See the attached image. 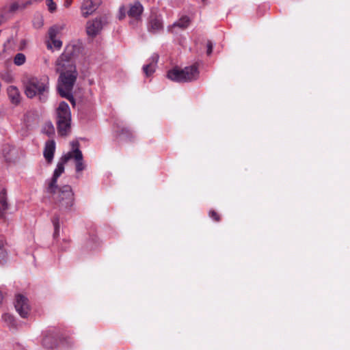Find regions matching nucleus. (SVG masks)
Here are the masks:
<instances>
[{
	"instance_id": "nucleus-8",
	"label": "nucleus",
	"mask_w": 350,
	"mask_h": 350,
	"mask_svg": "<svg viewBox=\"0 0 350 350\" xmlns=\"http://www.w3.org/2000/svg\"><path fill=\"white\" fill-rule=\"evenodd\" d=\"M14 307L18 314L22 318H27L30 311V306L28 299L21 294L15 296Z\"/></svg>"
},
{
	"instance_id": "nucleus-11",
	"label": "nucleus",
	"mask_w": 350,
	"mask_h": 350,
	"mask_svg": "<svg viewBox=\"0 0 350 350\" xmlns=\"http://www.w3.org/2000/svg\"><path fill=\"white\" fill-rule=\"evenodd\" d=\"M103 25L104 22L102 18H96L88 21L86 25L88 35L92 37L96 36L102 30Z\"/></svg>"
},
{
	"instance_id": "nucleus-17",
	"label": "nucleus",
	"mask_w": 350,
	"mask_h": 350,
	"mask_svg": "<svg viewBox=\"0 0 350 350\" xmlns=\"http://www.w3.org/2000/svg\"><path fill=\"white\" fill-rule=\"evenodd\" d=\"M163 29V23L161 18L157 16H151L148 30L150 32L156 33Z\"/></svg>"
},
{
	"instance_id": "nucleus-20",
	"label": "nucleus",
	"mask_w": 350,
	"mask_h": 350,
	"mask_svg": "<svg viewBox=\"0 0 350 350\" xmlns=\"http://www.w3.org/2000/svg\"><path fill=\"white\" fill-rule=\"evenodd\" d=\"M14 150V148L9 144L3 146L1 150V154L6 161H10L12 158L10 157L11 152Z\"/></svg>"
},
{
	"instance_id": "nucleus-31",
	"label": "nucleus",
	"mask_w": 350,
	"mask_h": 350,
	"mask_svg": "<svg viewBox=\"0 0 350 350\" xmlns=\"http://www.w3.org/2000/svg\"><path fill=\"white\" fill-rule=\"evenodd\" d=\"M209 217H211L213 220L216 221H219V217L218 214L215 211H209Z\"/></svg>"
},
{
	"instance_id": "nucleus-32",
	"label": "nucleus",
	"mask_w": 350,
	"mask_h": 350,
	"mask_svg": "<svg viewBox=\"0 0 350 350\" xmlns=\"http://www.w3.org/2000/svg\"><path fill=\"white\" fill-rule=\"evenodd\" d=\"M206 47H207V55H209L211 54L212 53V51H213V43L211 41H208L207 44H206Z\"/></svg>"
},
{
	"instance_id": "nucleus-28",
	"label": "nucleus",
	"mask_w": 350,
	"mask_h": 350,
	"mask_svg": "<svg viewBox=\"0 0 350 350\" xmlns=\"http://www.w3.org/2000/svg\"><path fill=\"white\" fill-rule=\"evenodd\" d=\"M46 3L51 12H53L56 10V4L53 0H46Z\"/></svg>"
},
{
	"instance_id": "nucleus-5",
	"label": "nucleus",
	"mask_w": 350,
	"mask_h": 350,
	"mask_svg": "<svg viewBox=\"0 0 350 350\" xmlns=\"http://www.w3.org/2000/svg\"><path fill=\"white\" fill-rule=\"evenodd\" d=\"M199 71L196 65L187 66L184 69L174 68L167 72V77L169 79L178 82H190L198 79Z\"/></svg>"
},
{
	"instance_id": "nucleus-37",
	"label": "nucleus",
	"mask_w": 350,
	"mask_h": 350,
	"mask_svg": "<svg viewBox=\"0 0 350 350\" xmlns=\"http://www.w3.org/2000/svg\"><path fill=\"white\" fill-rule=\"evenodd\" d=\"M2 299H3V295H2L1 292L0 291V303L1 302Z\"/></svg>"
},
{
	"instance_id": "nucleus-12",
	"label": "nucleus",
	"mask_w": 350,
	"mask_h": 350,
	"mask_svg": "<svg viewBox=\"0 0 350 350\" xmlns=\"http://www.w3.org/2000/svg\"><path fill=\"white\" fill-rule=\"evenodd\" d=\"M143 12V5L139 1H136L133 3L129 4L127 14L131 18H133L136 21H139L141 20Z\"/></svg>"
},
{
	"instance_id": "nucleus-10",
	"label": "nucleus",
	"mask_w": 350,
	"mask_h": 350,
	"mask_svg": "<svg viewBox=\"0 0 350 350\" xmlns=\"http://www.w3.org/2000/svg\"><path fill=\"white\" fill-rule=\"evenodd\" d=\"M18 8V3H10L0 9V26L12 18Z\"/></svg>"
},
{
	"instance_id": "nucleus-3",
	"label": "nucleus",
	"mask_w": 350,
	"mask_h": 350,
	"mask_svg": "<svg viewBox=\"0 0 350 350\" xmlns=\"http://www.w3.org/2000/svg\"><path fill=\"white\" fill-rule=\"evenodd\" d=\"M49 79L47 76L31 77L25 85V94L29 98L38 96L40 101L44 103L48 98Z\"/></svg>"
},
{
	"instance_id": "nucleus-26",
	"label": "nucleus",
	"mask_w": 350,
	"mask_h": 350,
	"mask_svg": "<svg viewBox=\"0 0 350 350\" xmlns=\"http://www.w3.org/2000/svg\"><path fill=\"white\" fill-rule=\"evenodd\" d=\"M49 40L51 42V43L48 42V43H47L48 49H52V47L53 46L55 49H56L57 50L60 49V48L62 46V42L60 40L56 39V38H55L53 39H49Z\"/></svg>"
},
{
	"instance_id": "nucleus-13",
	"label": "nucleus",
	"mask_w": 350,
	"mask_h": 350,
	"mask_svg": "<svg viewBox=\"0 0 350 350\" xmlns=\"http://www.w3.org/2000/svg\"><path fill=\"white\" fill-rule=\"evenodd\" d=\"M55 148V142L53 139H50L45 142L43 156L48 163H51L53 160Z\"/></svg>"
},
{
	"instance_id": "nucleus-15",
	"label": "nucleus",
	"mask_w": 350,
	"mask_h": 350,
	"mask_svg": "<svg viewBox=\"0 0 350 350\" xmlns=\"http://www.w3.org/2000/svg\"><path fill=\"white\" fill-rule=\"evenodd\" d=\"M8 95L11 103L17 105L21 102V94L19 90L16 86H9L7 89Z\"/></svg>"
},
{
	"instance_id": "nucleus-1",
	"label": "nucleus",
	"mask_w": 350,
	"mask_h": 350,
	"mask_svg": "<svg viewBox=\"0 0 350 350\" xmlns=\"http://www.w3.org/2000/svg\"><path fill=\"white\" fill-rule=\"evenodd\" d=\"M79 48L75 43L68 44L55 63V70L59 73L57 91L60 96L75 104L72 90L77 81L78 72L73 61Z\"/></svg>"
},
{
	"instance_id": "nucleus-27",
	"label": "nucleus",
	"mask_w": 350,
	"mask_h": 350,
	"mask_svg": "<svg viewBox=\"0 0 350 350\" xmlns=\"http://www.w3.org/2000/svg\"><path fill=\"white\" fill-rule=\"evenodd\" d=\"M7 253L3 247V243L0 241V263H3L6 260Z\"/></svg>"
},
{
	"instance_id": "nucleus-35",
	"label": "nucleus",
	"mask_w": 350,
	"mask_h": 350,
	"mask_svg": "<svg viewBox=\"0 0 350 350\" xmlns=\"http://www.w3.org/2000/svg\"><path fill=\"white\" fill-rule=\"evenodd\" d=\"M11 40H12V38H8L7 40V41L3 44V53L5 52V51H6V46H7L8 44H9Z\"/></svg>"
},
{
	"instance_id": "nucleus-7",
	"label": "nucleus",
	"mask_w": 350,
	"mask_h": 350,
	"mask_svg": "<svg viewBox=\"0 0 350 350\" xmlns=\"http://www.w3.org/2000/svg\"><path fill=\"white\" fill-rule=\"evenodd\" d=\"M72 150L67 153H70L71 159L75 161V170L77 172H80L85 169V164L83 162V154L79 148L77 142H71Z\"/></svg>"
},
{
	"instance_id": "nucleus-36",
	"label": "nucleus",
	"mask_w": 350,
	"mask_h": 350,
	"mask_svg": "<svg viewBox=\"0 0 350 350\" xmlns=\"http://www.w3.org/2000/svg\"><path fill=\"white\" fill-rule=\"evenodd\" d=\"M70 3H71V0H66L65 2V6L68 7V6H70Z\"/></svg>"
},
{
	"instance_id": "nucleus-34",
	"label": "nucleus",
	"mask_w": 350,
	"mask_h": 350,
	"mask_svg": "<svg viewBox=\"0 0 350 350\" xmlns=\"http://www.w3.org/2000/svg\"><path fill=\"white\" fill-rule=\"evenodd\" d=\"M3 79L5 80L6 82H10L12 77L9 74H6L5 75H3L2 77Z\"/></svg>"
},
{
	"instance_id": "nucleus-19",
	"label": "nucleus",
	"mask_w": 350,
	"mask_h": 350,
	"mask_svg": "<svg viewBox=\"0 0 350 350\" xmlns=\"http://www.w3.org/2000/svg\"><path fill=\"white\" fill-rule=\"evenodd\" d=\"M42 131L48 137H51L55 134V129L51 122H47L44 124Z\"/></svg>"
},
{
	"instance_id": "nucleus-2",
	"label": "nucleus",
	"mask_w": 350,
	"mask_h": 350,
	"mask_svg": "<svg viewBox=\"0 0 350 350\" xmlns=\"http://www.w3.org/2000/svg\"><path fill=\"white\" fill-rule=\"evenodd\" d=\"M46 192L51 195L55 208L58 209L62 213L70 211L74 205L75 198L74 192L70 185H64L61 187L56 185L51 189H49V187H46Z\"/></svg>"
},
{
	"instance_id": "nucleus-23",
	"label": "nucleus",
	"mask_w": 350,
	"mask_h": 350,
	"mask_svg": "<svg viewBox=\"0 0 350 350\" xmlns=\"http://www.w3.org/2000/svg\"><path fill=\"white\" fill-rule=\"evenodd\" d=\"M14 65L20 66L26 62V56L22 53H18L15 55L13 59Z\"/></svg>"
},
{
	"instance_id": "nucleus-16",
	"label": "nucleus",
	"mask_w": 350,
	"mask_h": 350,
	"mask_svg": "<svg viewBox=\"0 0 350 350\" xmlns=\"http://www.w3.org/2000/svg\"><path fill=\"white\" fill-rule=\"evenodd\" d=\"M8 207L9 204L7 201L6 191L5 189H3L0 192V218L5 219V214Z\"/></svg>"
},
{
	"instance_id": "nucleus-29",
	"label": "nucleus",
	"mask_w": 350,
	"mask_h": 350,
	"mask_svg": "<svg viewBox=\"0 0 350 350\" xmlns=\"http://www.w3.org/2000/svg\"><path fill=\"white\" fill-rule=\"evenodd\" d=\"M126 14H127V11L126 10L124 6H121L119 8V11H118V18L120 20H122L123 18H125Z\"/></svg>"
},
{
	"instance_id": "nucleus-30",
	"label": "nucleus",
	"mask_w": 350,
	"mask_h": 350,
	"mask_svg": "<svg viewBox=\"0 0 350 350\" xmlns=\"http://www.w3.org/2000/svg\"><path fill=\"white\" fill-rule=\"evenodd\" d=\"M59 342L60 344L64 347H70L73 343L72 339L70 338H64L62 340H60Z\"/></svg>"
},
{
	"instance_id": "nucleus-33",
	"label": "nucleus",
	"mask_w": 350,
	"mask_h": 350,
	"mask_svg": "<svg viewBox=\"0 0 350 350\" xmlns=\"http://www.w3.org/2000/svg\"><path fill=\"white\" fill-rule=\"evenodd\" d=\"M122 135H126L128 137H129L130 136L132 135L131 133L130 132V131L127 129H123L122 130Z\"/></svg>"
},
{
	"instance_id": "nucleus-14",
	"label": "nucleus",
	"mask_w": 350,
	"mask_h": 350,
	"mask_svg": "<svg viewBox=\"0 0 350 350\" xmlns=\"http://www.w3.org/2000/svg\"><path fill=\"white\" fill-rule=\"evenodd\" d=\"M158 60L159 55L157 53H154L149 59L148 64L143 66V71L146 77L150 76L155 71Z\"/></svg>"
},
{
	"instance_id": "nucleus-24",
	"label": "nucleus",
	"mask_w": 350,
	"mask_h": 350,
	"mask_svg": "<svg viewBox=\"0 0 350 350\" xmlns=\"http://www.w3.org/2000/svg\"><path fill=\"white\" fill-rule=\"evenodd\" d=\"M189 18L187 16H183L177 22L174 23V25L182 29H185L189 26Z\"/></svg>"
},
{
	"instance_id": "nucleus-25",
	"label": "nucleus",
	"mask_w": 350,
	"mask_h": 350,
	"mask_svg": "<svg viewBox=\"0 0 350 350\" xmlns=\"http://www.w3.org/2000/svg\"><path fill=\"white\" fill-rule=\"evenodd\" d=\"M3 319L4 320L5 323L7 324V325L10 327H16V321L14 317L10 314H4L2 317Z\"/></svg>"
},
{
	"instance_id": "nucleus-4",
	"label": "nucleus",
	"mask_w": 350,
	"mask_h": 350,
	"mask_svg": "<svg viewBox=\"0 0 350 350\" xmlns=\"http://www.w3.org/2000/svg\"><path fill=\"white\" fill-rule=\"evenodd\" d=\"M57 128L59 135L66 136L70 131L71 113L69 105L62 101L56 109Z\"/></svg>"
},
{
	"instance_id": "nucleus-21",
	"label": "nucleus",
	"mask_w": 350,
	"mask_h": 350,
	"mask_svg": "<svg viewBox=\"0 0 350 350\" xmlns=\"http://www.w3.org/2000/svg\"><path fill=\"white\" fill-rule=\"evenodd\" d=\"M63 29L62 26L53 25L49 29L48 34L49 39H53L57 37V36L61 32Z\"/></svg>"
},
{
	"instance_id": "nucleus-9",
	"label": "nucleus",
	"mask_w": 350,
	"mask_h": 350,
	"mask_svg": "<svg viewBox=\"0 0 350 350\" xmlns=\"http://www.w3.org/2000/svg\"><path fill=\"white\" fill-rule=\"evenodd\" d=\"M42 345L46 349H53L59 345L55 329H50L44 332Z\"/></svg>"
},
{
	"instance_id": "nucleus-22",
	"label": "nucleus",
	"mask_w": 350,
	"mask_h": 350,
	"mask_svg": "<svg viewBox=\"0 0 350 350\" xmlns=\"http://www.w3.org/2000/svg\"><path fill=\"white\" fill-rule=\"evenodd\" d=\"M51 221L54 227V237H57L59 234V215L55 214L52 218Z\"/></svg>"
},
{
	"instance_id": "nucleus-6",
	"label": "nucleus",
	"mask_w": 350,
	"mask_h": 350,
	"mask_svg": "<svg viewBox=\"0 0 350 350\" xmlns=\"http://www.w3.org/2000/svg\"><path fill=\"white\" fill-rule=\"evenodd\" d=\"M70 159L71 156L70 153H66L60 157L54 170L52 177L46 180L47 187H49V189L57 185V179L64 172L65 165Z\"/></svg>"
},
{
	"instance_id": "nucleus-18",
	"label": "nucleus",
	"mask_w": 350,
	"mask_h": 350,
	"mask_svg": "<svg viewBox=\"0 0 350 350\" xmlns=\"http://www.w3.org/2000/svg\"><path fill=\"white\" fill-rule=\"evenodd\" d=\"M96 9V7L92 0H84L81 6L82 16L86 18L92 14Z\"/></svg>"
}]
</instances>
